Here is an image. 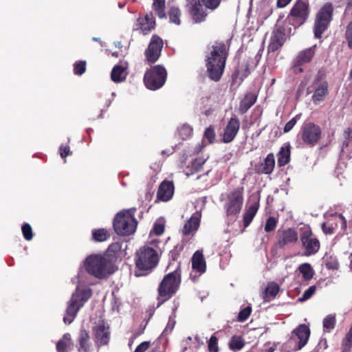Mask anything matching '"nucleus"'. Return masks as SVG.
Wrapping results in <instances>:
<instances>
[{
	"label": "nucleus",
	"mask_w": 352,
	"mask_h": 352,
	"mask_svg": "<svg viewBox=\"0 0 352 352\" xmlns=\"http://www.w3.org/2000/svg\"><path fill=\"white\" fill-rule=\"evenodd\" d=\"M339 218L340 219V220L342 221V228L345 230L346 228V220L345 219V218L342 215V214H340L339 215Z\"/></svg>",
	"instance_id": "nucleus-60"
},
{
	"label": "nucleus",
	"mask_w": 352,
	"mask_h": 352,
	"mask_svg": "<svg viewBox=\"0 0 352 352\" xmlns=\"http://www.w3.org/2000/svg\"><path fill=\"white\" fill-rule=\"evenodd\" d=\"M250 74V69L248 65L246 66L245 72L243 75V77L241 78V80H243L244 78H245L248 75Z\"/></svg>",
	"instance_id": "nucleus-61"
},
{
	"label": "nucleus",
	"mask_w": 352,
	"mask_h": 352,
	"mask_svg": "<svg viewBox=\"0 0 352 352\" xmlns=\"http://www.w3.org/2000/svg\"><path fill=\"white\" fill-rule=\"evenodd\" d=\"M180 263L172 272L166 274L157 288V307L170 299L179 290L182 281Z\"/></svg>",
	"instance_id": "nucleus-3"
},
{
	"label": "nucleus",
	"mask_w": 352,
	"mask_h": 352,
	"mask_svg": "<svg viewBox=\"0 0 352 352\" xmlns=\"http://www.w3.org/2000/svg\"><path fill=\"white\" fill-rule=\"evenodd\" d=\"M244 188L237 187L227 196V201L224 205L226 215L235 217L241 210L243 204Z\"/></svg>",
	"instance_id": "nucleus-11"
},
{
	"label": "nucleus",
	"mask_w": 352,
	"mask_h": 352,
	"mask_svg": "<svg viewBox=\"0 0 352 352\" xmlns=\"http://www.w3.org/2000/svg\"><path fill=\"white\" fill-rule=\"evenodd\" d=\"M333 6L330 2L324 3L316 14L314 33L316 38H320L323 33L328 29L333 19Z\"/></svg>",
	"instance_id": "nucleus-8"
},
{
	"label": "nucleus",
	"mask_w": 352,
	"mask_h": 352,
	"mask_svg": "<svg viewBox=\"0 0 352 352\" xmlns=\"http://www.w3.org/2000/svg\"><path fill=\"white\" fill-rule=\"evenodd\" d=\"M310 329L309 327L305 324H300L298 327L292 331V336L290 339L287 341V344L291 345L292 342L295 340V338L299 340L298 342L294 346V350L298 351L304 347L310 336Z\"/></svg>",
	"instance_id": "nucleus-17"
},
{
	"label": "nucleus",
	"mask_w": 352,
	"mask_h": 352,
	"mask_svg": "<svg viewBox=\"0 0 352 352\" xmlns=\"http://www.w3.org/2000/svg\"><path fill=\"white\" fill-rule=\"evenodd\" d=\"M163 45L162 39L157 34L152 36L148 47L144 52L146 60L148 63H154L159 59Z\"/></svg>",
	"instance_id": "nucleus-16"
},
{
	"label": "nucleus",
	"mask_w": 352,
	"mask_h": 352,
	"mask_svg": "<svg viewBox=\"0 0 352 352\" xmlns=\"http://www.w3.org/2000/svg\"><path fill=\"white\" fill-rule=\"evenodd\" d=\"M135 30H140L144 35L148 34L155 28L156 23L153 14L151 12L144 17H139L137 19Z\"/></svg>",
	"instance_id": "nucleus-20"
},
{
	"label": "nucleus",
	"mask_w": 352,
	"mask_h": 352,
	"mask_svg": "<svg viewBox=\"0 0 352 352\" xmlns=\"http://www.w3.org/2000/svg\"><path fill=\"white\" fill-rule=\"evenodd\" d=\"M182 131H184L186 135H190L192 132V129L190 126L184 125L180 129V132L182 133Z\"/></svg>",
	"instance_id": "nucleus-59"
},
{
	"label": "nucleus",
	"mask_w": 352,
	"mask_h": 352,
	"mask_svg": "<svg viewBox=\"0 0 352 352\" xmlns=\"http://www.w3.org/2000/svg\"><path fill=\"white\" fill-rule=\"evenodd\" d=\"M85 268L87 273L97 278L102 279L116 271V265L104 254L88 256L85 261Z\"/></svg>",
	"instance_id": "nucleus-2"
},
{
	"label": "nucleus",
	"mask_w": 352,
	"mask_h": 352,
	"mask_svg": "<svg viewBox=\"0 0 352 352\" xmlns=\"http://www.w3.org/2000/svg\"><path fill=\"white\" fill-rule=\"evenodd\" d=\"M204 138H206L210 144L214 142L216 134L212 126H208L204 132Z\"/></svg>",
	"instance_id": "nucleus-48"
},
{
	"label": "nucleus",
	"mask_w": 352,
	"mask_h": 352,
	"mask_svg": "<svg viewBox=\"0 0 352 352\" xmlns=\"http://www.w3.org/2000/svg\"><path fill=\"white\" fill-rule=\"evenodd\" d=\"M322 129L314 122L304 123L301 126L299 136L307 146H314L321 138Z\"/></svg>",
	"instance_id": "nucleus-13"
},
{
	"label": "nucleus",
	"mask_w": 352,
	"mask_h": 352,
	"mask_svg": "<svg viewBox=\"0 0 352 352\" xmlns=\"http://www.w3.org/2000/svg\"><path fill=\"white\" fill-rule=\"evenodd\" d=\"M228 345L232 351H240L245 346V342L241 336H234L231 338Z\"/></svg>",
	"instance_id": "nucleus-38"
},
{
	"label": "nucleus",
	"mask_w": 352,
	"mask_h": 352,
	"mask_svg": "<svg viewBox=\"0 0 352 352\" xmlns=\"http://www.w3.org/2000/svg\"><path fill=\"white\" fill-rule=\"evenodd\" d=\"M257 96L252 92L246 94L241 100L239 112L243 115L256 102Z\"/></svg>",
	"instance_id": "nucleus-28"
},
{
	"label": "nucleus",
	"mask_w": 352,
	"mask_h": 352,
	"mask_svg": "<svg viewBox=\"0 0 352 352\" xmlns=\"http://www.w3.org/2000/svg\"><path fill=\"white\" fill-rule=\"evenodd\" d=\"M291 155V146L288 144L285 146H282L278 151V165L282 167L287 164L290 161Z\"/></svg>",
	"instance_id": "nucleus-30"
},
{
	"label": "nucleus",
	"mask_w": 352,
	"mask_h": 352,
	"mask_svg": "<svg viewBox=\"0 0 352 352\" xmlns=\"http://www.w3.org/2000/svg\"><path fill=\"white\" fill-rule=\"evenodd\" d=\"M201 3L204 5V7L208 10L213 12L216 10L219 6L222 0H199Z\"/></svg>",
	"instance_id": "nucleus-42"
},
{
	"label": "nucleus",
	"mask_w": 352,
	"mask_h": 352,
	"mask_svg": "<svg viewBox=\"0 0 352 352\" xmlns=\"http://www.w3.org/2000/svg\"><path fill=\"white\" fill-rule=\"evenodd\" d=\"M275 167V158L272 153H269L265 158L264 162L255 166V170L258 174H271Z\"/></svg>",
	"instance_id": "nucleus-24"
},
{
	"label": "nucleus",
	"mask_w": 352,
	"mask_h": 352,
	"mask_svg": "<svg viewBox=\"0 0 352 352\" xmlns=\"http://www.w3.org/2000/svg\"><path fill=\"white\" fill-rule=\"evenodd\" d=\"M298 271L302 274L304 280H311L314 274V271L309 263H305L298 267Z\"/></svg>",
	"instance_id": "nucleus-37"
},
{
	"label": "nucleus",
	"mask_w": 352,
	"mask_h": 352,
	"mask_svg": "<svg viewBox=\"0 0 352 352\" xmlns=\"http://www.w3.org/2000/svg\"><path fill=\"white\" fill-rule=\"evenodd\" d=\"M347 8H351L352 7V0H347Z\"/></svg>",
	"instance_id": "nucleus-64"
},
{
	"label": "nucleus",
	"mask_w": 352,
	"mask_h": 352,
	"mask_svg": "<svg viewBox=\"0 0 352 352\" xmlns=\"http://www.w3.org/2000/svg\"><path fill=\"white\" fill-rule=\"evenodd\" d=\"M276 245L284 249L286 247L296 244L299 239L297 230L294 228L279 229L276 234Z\"/></svg>",
	"instance_id": "nucleus-15"
},
{
	"label": "nucleus",
	"mask_w": 352,
	"mask_h": 352,
	"mask_svg": "<svg viewBox=\"0 0 352 352\" xmlns=\"http://www.w3.org/2000/svg\"><path fill=\"white\" fill-rule=\"evenodd\" d=\"M91 296V290L90 289H81L78 287L76 288L68 302L65 316L63 317V321L65 324H69L73 322L80 309L83 307Z\"/></svg>",
	"instance_id": "nucleus-6"
},
{
	"label": "nucleus",
	"mask_w": 352,
	"mask_h": 352,
	"mask_svg": "<svg viewBox=\"0 0 352 352\" xmlns=\"http://www.w3.org/2000/svg\"><path fill=\"white\" fill-rule=\"evenodd\" d=\"M164 231V226L160 223H155L153 226V232L156 235H161Z\"/></svg>",
	"instance_id": "nucleus-56"
},
{
	"label": "nucleus",
	"mask_w": 352,
	"mask_h": 352,
	"mask_svg": "<svg viewBox=\"0 0 352 352\" xmlns=\"http://www.w3.org/2000/svg\"><path fill=\"white\" fill-rule=\"evenodd\" d=\"M240 124L239 119L236 116L231 117L224 128L221 142L225 144L232 142L239 133Z\"/></svg>",
	"instance_id": "nucleus-19"
},
{
	"label": "nucleus",
	"mask_w": 352,
	"mask_h": 352,
	"mask_svg": "<svg viewBox=\"0 0 352 352\" xmlns=\"http://www.w3.org/2000/svg\"><path fill=\"white\" fill-rule=\"evenodd\" d=\"M252 313V307L248 305L241 309L237 316V320L239 322H244L245 321Z\"/></svg>",
	"instance_id": "nucleus-46"
},
{
	"label": "nucleus",
	"mask_w": 352,
	"mask_h": 352,
	"mask_svg": "<svg viewBox=\"0 0 352 352\" xmlns=\"http://www.w3.org/2000/svg\"><path fill=\"white\" fill-rule=\"evenodd\" d=\"M352 348V327L345 337L342 339L341 345V352H350Z\"/></svg>",
	"instance_id": "nucleus-39"
},
{
	"label": "nucleus",
	"mask_w": 352,
	"mask_h": 352,
	"mask_svg": "<svg viewBox=\"0 0 352 352\" xmlns=\"http://www.w3.org/2000/svg\"><path fill=\"white\" fill-rule=\"evenodd\" d=\"M33 232L31 226L29 223H23V238L27 241H30L33 238Z\"/></svg>",
	"instance_id": "nucleus-49"
},
{
	"label": "nucleus",
	"mask_w": 352,
	"mask_h": 352,
	"mask_svg": "<svg viewBox=\"0 0 352 352\" xmlns=\"http://www.w3.org/2000/svg\"><path fill=\"white\" fill-rule=\"evenodd\" d=\"M310 14L307 0H297L290 10L288 18L294 26H301L308 19Z\"/></svg>",
	"instance_id": "nucleus-10"
},
{
	"label": "nucleus",
	"mask_w": 352,
	"mask_h": 352,
	"mask_svg": "<svg viewBox=\"0 0 352 352\" xmlns=\"http://www.w3.org/2000/svg\"><path fill=\"white\" fill-rule=\"evenodd\" d=\"M316 45L298 52L292 60V70L294 74L304 72L302 65L310 63L316 54Z\"/></svg>",
	"instance_id": "nucleus-14"
},
{
	"label": "nucleus",
	"mask_w": 352,
	"mask_h": 352,
	"mask_svg": "<svg viewBox=\"0 0 352 352\" xmlns=\"http://www.w3.org/2000/svg\"><path fill=\"white\" fill-rule=\"evenodd\" d=\"M336 226V224L333 225L329 221L324 222L322 224V230L326 234H331L334 232Z\"/></svg>",
	"instance_id": "nucleus-51"
},
{
	"label": "nucleus",
	"mask_w": 352,
	"mask_h": 352,
	"mask_svg": "<svg viewBox=\"0 0 352 352\" xmlns=\"http://www.w3.org/2000/svg\"><path fill=\"white\" fill-rule=\"evenodd\" d=\"M96 338V344L98 347L107 345L110 340L109 327L104 324H99L93 329Z\"/></svg>",
	"instance_id": "nucleus-21"
},
{
	"label": "nucleus",
	"mask_w": 352,
	"mask_h": 352,
	"mask_svg": "<svg viewBox=\"0 0 352 352\" xmlns=\"http://www.w3.org/2000/svg\"><path fill=\"white\" fill-rule=\"evenodd\" d=\"M192 267L193 270L203 274L206 270V262L201 251L197 250L192 255Z\"/></svg>",
	"instance_id": "nucleus-26"
},
{
	"label": "nucleus",
	"mask_w": 352,
	"mask_h": 352,
	"mask_svg": "<svg viewBox=\"0 0 352 352\" xmlns=\"http://www.w3.org/2000/svg\"><path fill=\"white\" fill-rule=\"evenodd\" d=\"M326 266L329 270H338L339 264L337 262H329L326 264Z\"/></svg>",
	"instance_id": "nucleus-58"
},
{
	"label": "nucleus",
	"mask_w": 352,
	"mask_h": 352,
	"mask_svg": "<svg viewBox=\"0 0 352 352\" xmlns=\"http://www.w3.org/2000/svg\"><path fill=\"white\" fill-rule=\"evenodd\" d=\"M166 78L167 71L165 67L157 65L146 69L144 76V82L147 89L155 91L165 84Z\"/></svg>",
	"instance_id": "nucleus-9"
},
{
	"label": "nucleus",
	"mask_w": 352,
	"mask_h": 352,
	"mask_svg": "<svg viewBox=\"0 0 352 352\" xmlns=\"http://www.w3.org/2000/svg\"><path fill=\"white\" fill-rule=\"evenodd\" d=\"M316 287L315 285L309 287L302 294V296L300 298L301 301L307 300L310 298L312 295L315 293Z\"/></svg>",
	"instance_id": "nucleus-52"
},
{
	"label": "nucleus",
	"mask_w": 352,
	"mask_h": 352,
	"mask_svg": "<svg viewBox=\"0 0 352 352\" xmlns=\"http://www.w3.org/2000/svg\"><path fill=\"white\" fill-rule=\"evenodd\" d=\"M169 19L171 23L176 25L181 23L180 17L182 15L180 10L177 7H171L168 11Z\"/></svg>",
	"instance_id": "nucleus-40"
},
{
	"label": "nucleus",
	"mask_w": 352,
	"mask_h": 352,
	"mask_svg": "<svg viewBox=\"0 0 352 352\" xmlns=\"http://www.w3.org/2000/svg\"><path fill=\"white\" fill-rule=\"evenodd\" d=\"M152 8L160 19L166 18V14L165 0H153Z\"/></svg>",
	"instance_id": "nucleus-35"
},
{
	"label": "nucleus",
	"mask_w": 352,
	"mask_h": 352,
	"mask_svg": "<svg viewBox=\"0 0 352 352\" xmlns=\"http://www.w3.org/2000/svg\"><path fill=\"white\" fill-rule=\"evenodd\" d=\"M279 289L278 284L274 282L269 283L265 289L264 300L270 301L272 298H274L279 292Z\"/></svg>",
	"instance_id": "nucleus-36"
},
{
	"label": "nucleus",
	"mask_w": 352,
	"mask_h": 352,
	"mask_svg": "<svg viewBox=\"0 0 352 352\" xmlns=\"http://www.w3.org/2000/svg\"><path fill=\"white\" fill-rule=\"evenodd\" d=\"M274 350H275V349L272 346V347H269L268 349H267L265 352H274Z\"/></svg>",
	"instance_id": "nucleus-63"
},
{
	"label": "nucleus",
	"mask_w": 352,
	"mask_h": 352,
	"mask_svg": "<svg viewBox=\"0 0 352 352\" xmlns=\"http://www.w3.org/2000/svg\"><path fill=\"white\" fill-rule=\"evenodd\" d=\"M174 193V184L173 182L164 180L163 181L157 190V197L162 201L170 200Z\"/></svg>",
	"instance_id": "nucleus-23"
},
{
	"label": "nucleus",
	"mask_w": 352,
	"mask_h": 352,
	"mask_svg": "<svg viewBox=\"0 0 352 352\" xmlns=\"http://www.w3.org/2000/svg\"><path fill=\"white\" fill-rule=\"evenodd\" d=\"M92 240L95 242H103L110 238L109 232L105 228L94 229L91 232Z\"/></svg>",
	"instance_id": "nucleus-33"
},
{
	"label": "nucleus",
	"mask_w": 352,
	"mask_h": 352,
	"mask_svg": "<svg viewBox=\"0 0 352 352\" xmlns=\"http://www.w3.org/2000/svg\"><path fill=\"white\" fill-rule=\"evenodd\" d=\"M206 160L201 157L195 158L187 168H190L191 173L199 172L202 168Z\"/></svg>",
	"instance_id": "nucleus-41"
},
{
	"label": "nucleus",
	"mask_w": 352,
	"mask_h": 352,
	"mask_svg": "<svg viewBox=\"0 0 352 352\" xmlns=\"http://www.w3.org/2000/svg\"><path fill=\"white\" fill-rule=\"evenodd\" d=\"M122 243L114 242L111 243L107 250L104 252V255L111 259V262L115 265L118 257L122 250Z\"/></svg>",
	"instance_id": "nucleus-29"
},
{
	"label": "nucleus",
	"mask_w": 352,
	"mask_h": 352,
	"mask_svg": "<svg viewBox=\"0 0 352 352\" xmlns=\"http://www.w3.org/2000/svg\"><path fill=\"white\" fill-rule=\"evenodd\" d=\"M149 342H143L136 347L134 352H145L149 348Z\"/></svg>",
	"instance_id": "nucleus-55"
},
{
	"label": "nucleus",
	"mask_w": 352,
	"mask_h": 352,
	"mask_svg": "<svg viewBox=\"0 0 352 352\" xmlns=\"http://www.w3.org/2000/svg\"><path fill=\"white\" fill-rule=\"evenodd\" d=\"M327 72L324 68L320 69L314 76L310 86L307 88V94H313L311 101L318 105L324 101L329 94Z\"/></svg>",
	"instance_id": "nucleus-5"
},
{
	"label": "nucleus",
	"mask_w": 352,
	"mask_h": 352,
	"mask_svg": "<svg viewBox=\"0 0 352 352\" xmlns=\"http://www.w3.org/2000/svg\"><path fill=\"white\" fill-rule=\"evenodd\" d=\"M125 68L121 65H115L111 71V78L116 83L124 81L126 78L124 75Z\"/></svg>",
	"instance_id": "nucleus-34"
},
{
	"label": "nucleus",
	"mask_w": 352,
	"mask_h": 352,
	"mask_svg": "<svg viewBox=\"0 0 352 352\" xmlns=\"http://www.w3.org/2000/svg\"><path fill=\"white\" fill-rule=\"evenodd\" d=\"M285 42V34L282 28H276L271 36L270 43L267 47L269 52H274L282 47Z\"/></svg>",
	"instance_id": "nucleus-22"
},
{
	"label": "nucleus",
	"mask_w": 352,
	"mask_h": 352,
	"mask_svg": "<svg viewBox=\"0 0 352 352\" xmlns=\"http://www.w3.org/2000/svg\"><path fill=\"white\" fill-rule=\"evenodd\" d=\"M72 344V340L71 335L69 333H65L62 338L56 343L57 352H67V348H69Z\"/></svg>",
	"instance_id": "nucleus-32"
},
{
	"label": "nucleus",
	"mask_w": 352,
	"mask_h": 352,
	"mask_svg": "<svg viewBox=\"0 0 352 352\" xmlns=\"http://www.w3.org/2000/svg\"><path fill=\"white\" fill-rule=\"evenodd\" d=\"M299 237L301 243V249L303 250V256H310L316 254L319 251L320 248V241L314 234L310 228L303 230Z\"/></svg>",
	"instance_id": "nucleus-12"
},
{
	"label": "nucleus",
	"mask_w": 352,
	"mask_h": 352,
	"mask_svg": "<svg viewBox=\"0 0 352 352\" xmlns=\"http://www.w3.org/2000/svg\"><path fill=\"white\" fill-rule=\"evenodd\" d=\"M278 224V220L274 217H270L267 219L265 225V231L266 232H271L274 231Z\"/></svg>",
	"instance_id": "nucleus-45"
},
{
	"label": "nucleus",
	"mask_w": 352,
	"mask_h": 352,
	"mask_svg": "<svg viewBox=\"0 0 352 352\" xmlns=\"http://www.w3.org/2000/svg\"><path fill=\"white\" fill-rule=\"evenodd\" d=\"M292 0H277L276 6L279 8L287 6Z\"/></svg>",
	"instance_id": "nucleus-57"
},
{
	"label": "nucleus",
	"mask_w": 352,
	"mask_h": 352,
	"mask_svg": "<svg viewBox=\"0 0 352 352\" xmlns=\"http://www.w3.org/2000/svg\"><path fill=\"white\" fill-rule=\"evenodd\" d=\"M200 219L198 217L192 216L184 224L182 229V234L184 235H188L193 231L198 229L199 226Z\"/></svg>",
	"instance_id": "nucleus-31"
},
{
	"label": "nucleus",
	"mask_w": 352,
	"mask_h": 352,
	"mask_svg": "<svg viewBox=\"0 0 352 352\" xmlns=\"http://www.w3.org/2000/svg\"><path fill=\"white\" fill-rule=\"evenodd\" d=\"M207 10H208L199 0H191L188 4L189 14L196 23H202L206 20L208 15Z\"/></svg>",
	"instance_id": "nucleus-18"
},
{
	"label": "nucleus",
	"mask_w": 352,
	"mask_h": 352,
	"mask_svg": "<svg viewBox=\"0 0 352 352\" xmlns=\"http://www.w3.org/2000/svg\"><path fill=\"white\" fill-rule=\"evenodd\" d=\"M306 84L304 82H302L299 86V88H298V92H299L300 91H302L304 89L305 87Z\"/></svg>",
	"instance_id": "nucleus-62"
},
{
	"label": "nucleus",
	"mask_w": 352,
	"mask_h": 352,
	"mask_svg": "<svg viewBox=\"0 0 352 352\" xmlns=\"http://www.w3.org/2000/svg\"><path fill=\"white\" fill-rule=\"evenodd\" d=\"M113 225L118 234L129 236L135 232L138 221L129 211H122L116 215Z\"/></svg>",
	"instance_id": "nucleus-7"
},
{
	"label": "nucleus",
	"mask_w": 352,
	"mask_h": 352,
	"mask_svg": "<svg viewBox=\"0 0 352 352\" xmlns=\"http://www.w3.org/2000/svg\"><path fill=\"white\" fill-rule=\"evenodd\" d=\"M299 116L297 115L294 118H293L292 120H290L288 122L286 123L284 127V132L287 133L290 131L293 127L295 126V124L297 122V120L298 119Z\"/></svg>",
	"instance_id": "nucleus-53"
},
{
	"label": "nucleus",
	"mask_w": 352,
	"mask_h": 352,
	"mask_svg": "<svg viewBox=\"0 0 352 352\" xmlns=\"http://www.w3.org/2000/svg\"><path fill=\"white\" fill-rule=\"evenodd\" d=\"M160 260L157 252L153 248L144 246L136 252L135 263L137 277L148 275L156 267Z\"/></svg>",
	"instance_id": "nucleus-4"
},
{
	"label": "nucleus",
	"mask_w": 352,
	"mask_h": 352,
	"mask_svg": "<svg viewBox=\"0 0 352 352\" xmlns=\"http://www.w3.org/2000/svg\"><path fill=\"white\" fill-rule=\"evenodd\" d=\"M345 36L348 47L349 49L352 50V21L346 26Z\"/></svg>",
	"instance_id": "nucleus-50"
},
{
	"label": "nucleus",
	"mask_w": 352,
	"mask_h": 352,
	"mask_svg": "<svg viewBox=\"0 0 352 352\" xmlns=\"http://www.w3.org/2000/svg\"><path fill=\"white\" fill-rule=\"evenodd\" d=\"M336 322V320L334 316H327L323 320L324 329H327L328 331H330L335 328Z\"/></svg>",
	"instance_id": "nucleus-43"
},
{
	"label": "nucleus",
	"mask_w": 352,
	"mask_h": 352,
	"mask_svg": "<svg viewBox=\"0 0 352 352\" xmlns=\"http://www.w3.org/2000/svg\"><path fill=\"white\" fill-rule=\"evenodd\" d=\"M259 199H258L255 201H254L250 206H248L244 214H243V226L244 228H247L250 226L255 215L257 213V211L259 208Z\"/></svg>",
	"instance_id": "nucleus-27"
},
{
	"label": "nucleus",
	"mask_w": 352,
	"mask_h": 352,
	"mask_svg": "<svg viewBox=\"0 0 352 352\" xmlns=\"http://www.w3.org/2000/svg\"><path fill=\"white\" fill-rule=\"evenodd\" d=\"M77 349L78 352H91L92 351L90 336L85 328L80 330L77 339Z\"/></svg>",
	"instance_id": "nucleus-25"
},
{
	"label": "nucleus",
	"mask_w": 352,
	"mask_h": 352,
	"mask_svg": "<svg viewBox=\"0 0 352 352\" xmlns=\"http://www.w3.org/2000/svg\"><path fill=\"white\" fill-rule=\"evenodd\" d=\"M59 153L62 158H65L72 153L69 146L64 144L60 145L59 148Z\"/></svg>",
	"instance_id": "nucleus-54"
},
{
	"label": "nucleus",
	"mask_w": 352,
	"mask_h": 352,
	"mask_svg": "<svg viewBox=\"0 0 352 352\" xmlns=\"http://www.w3.org/2000/svg\"><path fill=\"white\" fill-rule=\"evenodd\" d=\"M229 48L223 41L215 42L206 58V74L214 82H219L224 73Z\"/></svg>",
	"instance_id": "nucleus-1"
},
{
	"label": "nucleus",
	"mask_w": 352,
	"mask_h": 352,
	"mask_svg": "<svg viewBox=\"0 0 352 352\" xmlns=\"http://www.w3.org/2000/svg\"><path fill=\"white\" fill-rule=\"evenodd\" d=\"M208 347L210 352H219L218 339L215 336L212 335L210 337Z\"/></svg>",
	"instance_id": "nucleus-47"
},
{
	"label": "nucleus",
	"mask_w": 352,
	"mask_h": 352,
	"mask_svg": "<svg viewBox=\"0 0 352 352\" xmlns=\"http://www.w3.org/2000/svg\"><path fill=\"white\" fill-rule=\"evenodd\" d=\"M87 63L85 60H78L74 64V73L80 76L86 71Z\"/></svg>",
	"instance_id": "nucleus-44"
}]
</instances>
